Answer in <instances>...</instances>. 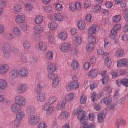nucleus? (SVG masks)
Returning a JSON list of instances; mask_svg holds the SVG:
<instances>
[{"label":"nucleus","mask_w":128,"mask_h":128,"mask_svg":"<svg viewBox=\"0 0 128 128\" xmlns=\"http://www.w3.org/2000/svg\"><path fill=\"white\" fill-rule=\"evenodd\" d=\"M78 114L77 118L79 120H81L84 118L85 116V112L82 110L81 107H78L74 110L73 114L76 115Z\"/></svg>","instance_id":"1"},{"label":"nucleus","mask_w":128,"mask_h":128,"mask_svg":"<svg viewBox=\"0 0 128 128\" xmlns=\"http://www.w3.org/2000/svg\"><path fill=\"white\" fill-rule=\"evenodd\" d=\"M50 105L45 104L43 106L44 110L46 111V114L48 115L52 113L55 110V108L53 106H50Z\"/></svg>","instance_id":"6"},{"label":"nucleus","mask_w":128,"mask_h":128,"mask_svg":"<svg viewBox=\"0 0 128 128\" xmlns=\"http://www.w3.org/2000/svg\"><path fill=\"white\" fill-rule=\"evenodd\" d=\"M33 8L32 4L30 3L26 4L24 6L25 10L27 12H30Z\"/></svg>","instance_id":"36"},{"label":"nucleus","mask_w":128,"mask_h":128,"mask_svg":"<svg viewBox=\"0 0 128 128\" xmlns=\"http://www.w3.org/2000/svg\"><path fill=\"white\" fill-rule=\"evenodd\" d=\"M50 77L51 78H49L53 80V86L54 88L56 87L59 82V79L58 75L56 74H54Z\"/></svg>","instance_id":"12"},{"label":"nucleus","mask_w":128,"mask_h":128,"mask_svg":"<svg viewBox=\"0 0 128 128\" xmlns=\"http://www.w3.org/2000/svg\"><path fill=\"white\" fill-rule=\"evenodd\" d=\"M56 69V66L53 63L49 64L47 68V71L48 73V76L49 78H51V76L53 74H52L54 72Z\"/></svg>","instance_id":"4"},{"label":"nucleus","mask_w":128,"mask_h":128,"mask_svg":"<svg viewBox=\"0 0 128 128\" xmlns=\"http://www.w3.org/2000/svg\"><path fill=\"white\" fill-rule=\"evenodd\" d=\"M23 46L26 49H29L31 46V43L29 41L25 40L23 43Z\"/></svg>","instance_id":"49"},{"label":"nucleus","mask_w":128,"mask_h":128,"mask_svg":"<svg viewBox=\"0 0 128 128\" xmlns=\"http://www.w3.org/2000/svg\"><path fill=\"white\" fill-rule=\"evenodd\" d=\"M43 17L41 16H36L35 18V23L37 24H41L43 20Z\"/></svg>","instance_id":"37"},{"label":"nucleus","mask_w":128,"mask_h":128,"mask_svg":"<svg viewBox=\"0 0 128 128\" xmlns=\"http://www.w3.org/2000/svg\"><path fill=\"white\" fill-rule=\"evenodd\" d=\"M21 107L16 103L14 104L11 106V110L13 112L17 113L20 110Z\"/></svg>","instance_id":"16"},{"label":"nucleus","mask_w":128,"mask_h":128,"mask_svg":"<svg viewBox=\"0 0 128 128\" xmlns=\"http://www.w3.org/2000/svg\"><path fill=\"white\" fill-rule=\"evenodd\" d=\"M104 62L105 65L108 68H109L110 67L111 64L112 63V61L110 58L109 57L106 58Z\"/></svg>","instance_id":"40"},{"label":"nucleus","mask_w":128,"mask_h":128,"mask_svg":"<svg viewBox=\"0 0 128 128\" xmlns=\"http://www.w3.org/2000/svg\"><path fill=\"white\" fill-rule=\"evenodd\" d=\"M27 89V87L25 84H22L19 85L16 90V91L20 93L26 92Z\"/></svg>","instance_id":"14"},{"label":"nucleus","mask_w":128,"mask_h":128,"mask_svg":"<svg viewBox=\"0 0 128 128\" xmlns=\"http://www.w3.org/2000/svg\"><path fill=\"white\" fill-rule=\"evenodd\" d=\"M18 74V72L16 70H12L10 71L9 72V75L13 78L17 77Z\"/></svg>","instance_id":"28"},{"label":"nucleus","mask_w":128,"mask_h":128,"mask_svg":"<svg viewBox=\"0 0 128 128\" xmlns=\"http://www.w3.org/2000/svg\"><path fill=\"white\" fill-rule=\"evenodd\" d=\"M22 7L20 5L18 4L15 6L14 7V10L15 13H18L21 11Z\"/></svg>","instance_id":"41"},{"label":"nucleus","mask_w":128,"mask_h":128,"mask_svg":"<svg viewBox=\"0 0 128 128\" xmlns=\"http://www.w3.org/2000/svg\"><path fill=\"white\" fill-rule=\"evenodd\" d=\"M46 126V124L44 122H42L38 124V128H45Z\"/></svg>","instance_id":"64"},{"label":"nucleus","mask_w":128,"mask_h":128,"mask_svg":"<svg viewBox=\"0 0 128 128\" xmlns=\"http://www.w3.org/2000/svg\"><path fill=\"white\" fill-rule=\"evenodd\" d=\"M49 33L48 34L49 35L48 38L49 42L51 44H54L55 42V38L51 34H49Z\"/></svg>","instance_id":"44"},{"label":"nucleus","mask_w":128,"mask_h":128,"mask_svg":"<svg viewBox=\"0 0 128 128\" xmlns=\"http://www.w3.org/2000/svg\"><path fill=\"white\" fill-rule=\"evenodd\" d=\"M78 28L80 30H82L85 28L86 26L85 22L83 20H80L78 23Z\"/></svg>","instance_id":"33"},{"label":"nucleus","mask_w":128,"mask_h":128,"mask_svg":"<svg viewBox=\"0 0 128 128\" xmlns=\"http://www.w3.org/2000/svg\"><path fill=\"white\" fill-rule=\"evenodd\" d=\"M96 70L95 69L92 68L88 72V75L89 76L93 78L96 75Z\"/></svg>","instance_id":"48"},{"label":"nucleus","mask_w":128,"mask_h":128,"mask_svg":"<svg viewBox=\"0 0 128 128\" xmlns=\"http://www.w3.org/2000/svg\"><path fill=\"white\" fill-rule=\"evenodd\" d=\"M112 100V98L110 96L106 97L102 99L104 103L106 105L109 104Z\"/></svg>","instance_id":"42"},{"label":"nucleus","mask_w":128,"mask_h":128,"mask_svg":"<svg viewBox=\"0 0 128 128\" xmlns=\"http://www.w3.org/2000/svg\"><path fill=\"white\" fill-rule=\"evenodd\" d=\"M8 86V83L6 80L3 79H0V88L2 90L5 89Z\"/></svg>","instance_id":"21"},{"label":"nucleus","mask_w":128,"mask_h":128,"mask_svg":"<svg viewBox=\"0 0 128 128\" xmlns=\"http://www.w3.org/2000/svg\"><path fill=\"white\" fill-rule=\"evenodd\" d=\"M28 110L29 113L34 114L35 112L34 108L32 106H28Z\"/></svg>","instance_id":"60"},{"label":"nucleus","mask_w":128,"mask_h":128,"mask_svg":"<svg viewBox=\"0 0 128 128\" xmlns=\"http://www.w3.org/2000/svg\"><path fill=\"white\" fill-rule=\"evenodd\" d=\"M88 39L90 42L93 43L95 42H96V39L95 36L92 35H88Z\"/></svg>","instance_id":"47"},{"label":"nucleus","mask_w":128,"mask_h":128,"mask_svg":"<svg viewBox=\"0 0 128 128\" xmlns=\"http://www.w3.org/2000/svg\"><path fill=\"white\" fill-rule=\"evenodd\" d=\"M79 87V84L78 82L76 81H72L66 87V89L68 90V88H70L71 90H74L78 88Z\"/></svg>","instance_id":"11"},{"label":"nucleus","mask_w":128,"mask_h":128,"mask_svg":"<svg viewBox=\"0 0 128 128\" xmlns=\"http://www.w3.org/2000/svg\"><path fill=\"white\" fill-rule=\"evenodd\" d=\"M10 70V67L8 64H1L0 65V74L4 75Z\"/></svg>","instance_id":"5"},{"label":"nucleus","mask_w":128,"mask_h":128,"mask_svg":"<svg viewBox=\"0 0 128 128\" xmlns=\"http://www.w3.org/2000/svg\"><path fill=\"white\" fill-rule=\"evenodd\" d=\"M46 96L44 93L41 92L37 96V100L38 101L42 102L45 100Z\"/></svg>","instance_id":"23"},{"label":"nucleus","mask_w":128,"mask_h":128,"mask_svg":"<svg viewBox=\"0 0 128 128\" xmlns=\"http://www.w3.org/2000/svg\"><path fill=\"white\" fill-rule=\"evenodd\" d=\"M120 25L119 24H116L113 27L112 30L117 32V31L120 30Z\"/></svg>","instance_id":"58"},{"label":"nucleus","mask_w":128,"mask_h":128,"mask_svg":"<svg viewBox=\"0 0 128 128\" xmlns=\"http://www.w3.org/2000/svg\"><path fill=\"white\" fill-rule=\"evenodd\" d=\"M66 103L65 100H63L60 102L56 106V108L58 110H62L63 109L65 106V105Z\"/></svg>","instance_id":"26"},{"label":"nucleus","mask_w":128,"mask_h":128,"mask_svg":"<svg viewBox=\"0 0 128 128\" xmlns=\"http://www.w3.org/2000/svg\"><path fill=\"white\" fill-rule=\"evenodd\" d=\"M88 32L89 35H92L96 33V25L94 24L88 28Z\"/></svg>","instance_id":"20"},{"label":"nucleus","mask_w":128,"mask_h":128,"mask_svg":"<svg viewBox=\"0 0 128 128\" xmlns=\"http://www.w3.org/2000/svg\"><path fill=\"white\" fill-rule=\"evenodd\" d=\"M15 102L16 103L21 106H24L26 103L25 98L20 95L16 97Z\"/></svg>","instance_id":"3"},{"label":"nucleus","mask_w":128,"mask_h":128,"mask_svg":"<svg viewBox=\"0 0 128 128\" xmlns=\"http://www.w3.org/2000/svg\"><path fill=\"white\" fill-rule=\"evenodd\" d=\"M121 84L123 86L126 87L128 86V79L127 78H124L120 79Z\"/></svg>","instance_id":"52"},{"label":"nucleus","mask_w":128,"mask_h":128,"mask_svg":"<svg viewBox=\"0 0 128 128\" xmlns=\"http://www.w3.org/2000/svg\"><path fill=\"white\" fill-rule=\"evenodd\" d=\"M110 79L109 76H106L103 78L102 82L104 84H106L108 82Z\"/></svg>","instance_id":"55"},{"label":"nucleus","mask_w":128,"mask_h":128,"mask_svg":"<svg viewBox=\"0 0 128 128\" xmlns=\"http://www.w3.org/2000/svg\"><path fill=\"white\" fill-rule=\"evenodd\" d=\"M53 53L52 51H50L46 52L45 57L46 59L49 60H52V59Z\"/></svg>","instance_id":"38"},{"label":"nucleus","mask_w":128,"mask_h":128,"mask_svg":"<svg viewBox=\"0 0 128 128\" xmlns=\"http://www.w3.org/2000/svg\"><path fill=\"white\" fill-rule=\"evenodd\" d=\"M58 26L57 24L54 22H50L48 24V27L52 30H56Z\"/></svg>","instance_id":"29"},{"label":"nucleus","mask_w":128,"mask_h":128,"mask_svg":"<svg viewBox=\"0 0 128 128\" xmlns=\"http://www.w3.org/2000/svg\"><path fill=\"white\" fill-rule=\"evenodd\" d=\"M55 7L56 10L59 11L62 10L63 8V6L62 4H56Z\"/></svg>","instance_id":"63"},{"label":"nucleus","mask_w":128,"mask_h":128,"mask_svg":"<svg viewBox=\"0 0 128 128\" xmlns=\"http://www.w3.org/2000/svg\"><path fill=\"white\" fill-rule=\"evenodd\" d=\"M25 116V113L23 111L18 112L16 114V118L22 120Z\"/></svg>","instance_id":"32"},{"label":"nucleus","mask_w":128,"mask_h":128,"mask_svg":"<svg viewBox=\"0 0 128 128\" xmlns=\"http://www.w3.org/2000/svg\"><path fill=\"white\" fill-rule=\"evenodd\" d=\"M17 58L19 61H21L24 63H26L27 61V57L23 55H20L17 57Z\"/></svg>","instance_id":"34"},{"label":"nucleus","mask_w":128,"mask_h":128,"mask_svg":"<svg viewBox=\"0 0 128 128\" xmlns=\"http://www.w3.org/2000/svg\"><path fill=\"white\" fill-rule=\"evenodd\" d=\"M117 33L116 32H114L112 30L111 32L109 35L110 38L112 39L114 38L116 36Z\"/></svg>","instance_id":"54"},{"label":"nucleus","mask_w":128,"mask_h":128,"mask_svg":"<svg viewBox=\"0 0 128 128\" xmlns=\"http://www.w3.org/2000/svg\"><path fill=\"white\" fill-rule=\"evenodd\" d=\"M21 120L16 118L13 121L14 126L16 127L19 126L20 125Z\"/></svg>","instance_id":"53"},{"label":"nucleus","mask_w":128,"mask_h":128,"mask_svg":"<svg viewBox=\"0 0 128 128\" xmlns=\"http://www.w3.org/2000/svg\"><path fill=\"white\" fill-rule=\"evenodd\" d=\"M11 49V46L8 43H4L2 48V52L6 54L9 53Z\"/></svg>","instance_id":"13"},{"label":"nucleus","mask_w":128,"mask_h":128,"mask_svg":"<svg viewBox=\"0 0 128 128\" xmlns=\"http://www.w3.org/2000/svg\"><path fill=\"white\" fill-rule=\"evenodd\" d=\"M42 85L38 84L34 89V91L36 93H38L42 90Z\"/></svg>","instance_id":"51"},{"label":"nucleus","mask_w":128,"mask_h":128,"mask_svg":"<svg viewBox=\"0 0 128 128\" xmlns=\"http://www.w3.org/2000/svg\"><path fill=\"white\" fill-rule=\"evenodd\" d=\"M117 66L119 68L124 66L128 68V60L125 58L120 60L117 61Z\"/></svg>","instance_id":"8"},{"label":"nucleus","mask_w":128,"mask_h":128,"mask_svg":"<svg viewBox=\"0 0 128 128\" xmlns=\"http://www.w3.org/2000/svg\"><path fill=\"white\" fill-rule=\"evenodd\" d=\"M20 27L21 29L25 31L28 30V26L25 23L22 24L20 25Z\"/></svg>","instance_id":"59"},{"label":"nucleus","mask_w":128,"mask_h":128,"mask_svg":"<svg viewBox=\"0 0 128 128\" xmlns=\"http://www.w3.org/2000/svg\"><path fill=\"white\" fill-rule=\"evenodd\" d=\"M98 54L100 55H103L106 56L108 54V53L106 52H104L103 50L101 48H100L97 50Z\"/></svg>","instance_id":"50"},{"label":"nucleus","mask_w":128,"mask_h":128,"mask_svg":"<svg viewBox=\"0 0 128 128\" xmlns=\"http://www.w3.org/2000/svg\"><path fill=\"white\" fill-rule=\"evenodd\" d=\"M73 40L74 44L76 46L80 45L82 42L81 37L78 36L74 37L73 38Z\"/></svg>","instance_id":"22"},{"label":"nucleus","mask_w":128,"mask_h":128,"mask_svg":"<svg viewBox=\"0 0 128 128\" xmlns=\"http://www.w3.org/2000/svg\"><path fill=\"white\" fill-rule=\"evenodd\" d=\"M87 98L86 96L84 94L82 95L80 98V104H84L86 102Z\"/></svg>","instance_id":"46"},{"label":"nucleus","mask_w":128,"mask_h":128,"mask_svg":"<svg viewBox=\"0 0 128 128\" xmlns=\"http://www.w3.org/2000/svg\"><path fill=\"white\" fill-rule=\"evenodd\" d=\"M70 48V44L68 42H65L62 43L61 45L60 50L63 52H66L69 50Z\"/></svg>","instance_id":"10"},{"label":"nucleus","mask_w":128,"mask_h":128,"mask_svg":"<svg viewBox=\"0 0 128 128\" xmlns=\"http://www.w3.org/2000/svg\"><path fill=\"white\" fill-rule=\"evenodd\" d=\"M74 95L72 93H70L66 95L65 97V100H65L68 101H70L72 100L74 98Z\"/></svg>","instance_id":"35"},{"label":"nucleus","mask_w":128,"mask_h":128,"mask_svg":"<svg viewBox=\"0 0 128 128\" xmlns=\"http://www.w3.org/2000/svg\"><path fill=\"white\" fill-rule=\"evenodd\" d=\"M56 96H52L49 98L45 104L51 105L56 102Z\"/></svg>","instance_id":"31"},{"label":"nucleus","mask_w":128,"mask_h":128,"mask_svg":"<svg viewBox=\"0 0 128 128\" xmlns=\"http://www.w3.org/2000/svg\"><path fill=\"white\" fill-rule=\"evenodd\" d=\"M29 124L32 126L36 124L40 120V118L37 115L32 114L30 116L28 119Z\"/></svg>","instance_id":"2"},{"label":"nucleus","mask_w":128,"mask_h":128,"mask_svg":"<svg viewBox=\"0 0 128 128\" xmlns=\"http://www.w3.org/2000/svg\"><path fill=\"white\" fill-rule=\"evenodd\" d=\"M124 54V50L122 49L119 48L115 52V55L118 58H121Z\"/></svg>","instance_id":"19"},{"label":"nucleus","mask_w":128,"mask_h":128,"mask_svg":"<svg viewBox=\"0 0 128 128\" xmlns=\"http://www.w3.org/2000/svg\"><path fill=\"white\" fill-rule=\"evenodd\" d=\"M94 45L93 43H90L86 46V49L87 51L90 52L93 50Z\"/></svg>","instance_id":"43"},{"label":"nucleus","mask_w":128,"mask_h":128,"mask_svg":"<svg viewBox=\"0 0 128 128\" xmlns=\"http://www.w3.org/2000/svg\"><path fill=\"white\" fill-rule=\"evenodd\" d=\"M18 73L21 77L24 78L28 74V70L25 68H22L18 72Z\"/></svg>","instance_id":"18"},{"label":"nucleus","mask_w":128,"mask_h":128,"mask_svg":"<svg viewBox=\"0 0 128 128\" xmlns=\"http://www.w3.org/2000/svg\"><path fill=\"white\" fill-rule=\"evenodd\" d=\"M119 91V90H118L114 92L113 96V98L115 100H117L120 96Z\"/></svg>","instance_id":"57"},{"label":"nucleus","mask_w":128,"mask_h":128,"mask_svg":"<svg viewBox=\"0 0 128 128\" xmlns=\"http://www.w3.org/2000/svg\"><path fill=\"white\" fill-rule=\"evenodd\" d=\"M105 114L103 112L99 113L97 116L98 121L99 122H102L104 120L105 117Z\"/></svg>","instance_id":"24"},{"label":"nucleus","mask_w":128,"mask_h":128,"mask_svg":"<svg viewBox=\"0 0 128 128\" xmlns=\"http://www.w3.org/2000/svg\"><path fill=\"white\" fill-rule=\"evenodd\" d=\"M52 10V7L50 6H45L44 8V10L46 12L49 13Z\"/></svg>","instance_id":"56"},{"label":"nucleus","mask_w":128,"mask_h":128,"mask_svg":"<svg viewBox=\"0 0 128 128\" xmlns=\"http://www.w3.org/2000/svg\"><path fill=\"white\" fill-rule=\"evenodd\" d=\"M58 38L62 40H66L68 37L67 33L65 32H62L58 34Z\"/></svg>","instance_id":"27"},{"label":"nucleus","mask_w":128,"mask_h":128,"mask_svg":"<svg viewBox=\"0 0 128 128\" xmlns=\"http://www.w3.org/2000/svg\"><path fill=\"white\" fill-rule=\"evenodd\" d=\"M25 18L24 15L22 14H18L15 17V21L18 24L23 23L25 21Z\"/></svg>","instance_id":"9"},{"label":"nucleus","mask_w":128,"mask_h":128,"mask_svg":"<svg viewBox=\"0 0 128 128\" xmlns=\"http://www.w3.org/2000/svg\"><path fill=\"white\" fill-rule=\"evenodd\" d=\"M121 16L119 15H116L113 17L112 18L113 22L114 23H116L119 22L121 20Z\"/></svg>","instance_id":"45"},{"label":"nucleus","mask_w":128,"mask_h":128,"mask_svg":"<svg viewBox=\"0 0 128 128\" xmlns=\"http://www.w3.org/2000/svg\"><path fill=\"white\" fill-rule=\"evenodd\" d=\"M14 37L13 34L10 33H7L6 38L9 40H12Z\"/></svg>","instance_id":"62"},{"label":"nucleus","mask_w":128,"mask_h":128,"mask_svg":"<svg viewBox=\"0 0 128 128\" xmlns=\"http://www.w3.org/2000/svg\"><path fill=\"white\" fill-rule=\"evenodd\" d=\"M91 66V64L90 63L86 62L84 64V69L85 70H87L90 68Z\"/></svg>","instance_id":"61"},{"label":"nucleus","mask_w":128,"mask_h":128,"mask_svg":"<svg viewBox=\"0 0 128 128\" xmlns=\"http://www.w3.org/2000/svg\"><path fill=\"white\" fill-rule=\"evenodd\" d=\"M34 31L36 34L42 32L44 30L43 26L40 25H36L34 27Z\"/></svg>","instance_id":"17"},{"label":"nucleus","mask_w":128,"mask_h":128,"mask_svg":"<svg viewBox=\"0 0 128 128\" xmlns=\"http://www.w3.org/2000/svg\"><path fill=\"white\" fill-rule=\"evenodd\" d=\"M68 112L67 111H62L60 113L59 118L61 120H64L68 117Z\"/></svg>","instance_id":"25"},{"label":"nucleus","mask_w":128,"mask_h":128,"mask_svg":"<svg viewBox=\"0 0 128 128\" xmlns=\"http://www.w3.org/2000/svg\"><path fill=\"white\" fill-rule=\"evenodd\" d=\"M13 32L14 34L16 36H20L21 35V31L20 29L17 27L14 28Z\"/></svg>","instance_id":"30"},{"label":"nucleus","mask_w":128,"mask_h":128,"mask_svg":"<svg viewBox=\"0 0 128 128\" xmlns=\"http://www.w3.org/2000/svg\"><path fill=\"white\" fill-rule=\"evenodd\" d=\"M38 48L42 51H45L47 49V43L44 41L40 42L38 45Z\"/></svg>","instance_id":"15"},{"label":"nucleus","mask_w":128,"mask_h":128,"mask_svg":"<svg viewBox=\"0 0 128 128\" xmlns=\"http://www.w3.org/2000/svg\"><path fill=\"white\" fill-rule=\"evenodd\" d=\"M52 17L53 18L52 20L54 19L58 21H63L64 19L66 16L64 14L58 13L56 14H54L52 15Z\"/></svg>","instance_id":"7"},{"label":"nucleus","mask_w":128,"mask_h":128,"mask_svg":"<svg viewBox=\"0 0 128 128\" xmlns=\"http://www.w3.org/2000/svg\"><path fill=\"white\" fill-rule=\"evenodd\" d=\"M79 64L76 60H73L71 63V66L72 68L74 70H77L78 69Z\"/></svg>","instance_id":"39"}]
</instances>
